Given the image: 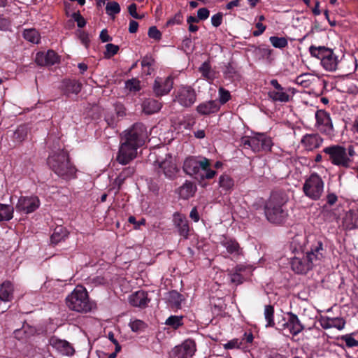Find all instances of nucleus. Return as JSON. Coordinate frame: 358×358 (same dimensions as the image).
<instances>
[{
	"label": "nucleus",
	"mask_w": 358,
	"mask_h": 358,
	"mask_svg": "<svg viewBox=\"0 0 358 358\" xmlns=\"http://www.w3.org/2000/svg\"><path fill=\"white\" fill-rule=\"evenodd\" d=\"M256 27L257 29V30L256 31H254L252 34L254 36H259V35H261L262 34H263V32L265 31L266 29V26H264L262 23L261 22H257L256 24Z\"/></svg>",
	"instance_id": "0e129e2a"
},
{
	"label": "nucleus",
	"mask_w": 358,
	"mask_h": 358,
	"mask_svg": "<svg viewBox=\"0 0 358 358\" xmlns=\"http://www.w3.org/2000/svg\"><path fill=\"white\" fill-rule=\"evenodd\" d=\"M149 301L147 293L143 290L137 291L129 297V303L135 307L145 308Z\"/></svg>",
	"instance_id": "b1692460"
},
{
	"label": "nucleus",
	"mask_w": 358,
	"mask_h": 358,
	"mask_svg": "<svg viewBox=\"0 0 358 358\" xmlns=\"http://www.w3.org/2000/svg\"><path fill=\"white\" fill-rule=\"evenodd\" d=\"M62 90L66 95L78 94L82 88V84L76 80H65L62 83Z\"/></svg>",
	"instance_id": "a878e982"
},
{
	"label": "nucleus",
	"mask_w": 358,
	"mask_h": 358,
	"mask_svg": "<svg viewBox=\"0 0 358 358\" xmlns=\"http://www.w3.org/2000/svg\"><path fill=\"white\" fill-rule=\"evenodd\" d=\"M287 201L285 194L278 192L271 194L264 206L266 217L270 222L280 224L285 221L288 215L285 208Z\"/></svg>",
	"instance_id": "f257e3e1"
},
{
	"label": "nucleus",
	"mask_w": 358,
	"mask_h": 358,
	"mask_svg": "<svg viewBox=\"0 0 358 358\" xmlns=\"http://www.w3.org/2000/svg\"><path fill=\"white\" fill-rule=\"evenodd\" d=\"M269 41L275 48H283L287 46L288 42L285 37L271 36Z\"/></svg>",
	"instance_id": "37998d69"
},
{
	"label": "nucleus",
	"mask_w": 358,
	"mask_h": 358,
	"mask_svg": "<svg viewBox=\"0 0 358 358\" xmlns=\"http://www.w3.org/2000/svg\"><path fill=\"white\" fill-rule=\"evenodd\" d=\"M128 11H129V14L134 18H136V19L141 18V17L139 16L138 15V13H136V3H131V5H129V7H128Z\"/></svg>",
	"instance_id": "e2e57ef3"
},
{
	"label": "nucleus",
	"mask_w": 358,
	"mask_h": 358,
	"mask_svg": "<svg viewBox=\"0 0 358 358\" xmlns=\"http://www.w3.org/2000/svg\"><path fill=\"white\" fill-rule=\"evenodd\" d=\"M14 288L9 281L3 282L0 285V302H8L13 298Z\"/></svg>",
	"instance_id": "bb28decb"
},
{
	"label": "nucleus",
	"mask_w": 358,
	"mask_h": 358,
	"mask_svg": "<svg viewBox=\"0 0 358 358\" xmlns=\"http://www.w3.org/2000/svg\"><path fill=\"white\" fill-rule=\"evenodd\" d=\"M79 38L81 41V43L85 46L87 47L90 43L89 35L85 31H79Z\"/></svg>",
	"instance_id": "052dcab7"
},
{
	"label": "nucleus",
	"mask_w": 358,
	"mask_h": 358,
	"mask_svg": "<svg viewBox=\"0 0 358 358\" xmlns=\"http://www.w3.org/2000/svg\"><path fill=\"white\" fill-rule=\"evenodd\" d=\"M196 191V187L190 181H186L179 187L178 193L181 199H188L192 197Z\"/></svg>",
	"instance_id": "c756f323"
},
{
	"label": "nucleus",
	"mask_w": 358,
	"mask_h": 358,
	"mask_svg": "<svg viewBox=\"0 0 358 358\" xmlns=\"http://www.w3.org/2000/svg\"><path fill=\"white\" fill-rule=\"evenodd\" d=\"M26 327L23 326V327L20 329H16L14 331L15 337L18 340H23L27 338L31 334H34V330L31 328H29V332L28 333L26 330Z\"/></svg>",
	"instance_id": "a18cd8bd"
},
{
	"label": "nucleus",
	"mask_w": 358,
	"mask_h": 358,
	"mask_svg": "<svg viewBox=\"0 0 358 358\" xmlns=\"http://www.w3.org/2000/svg\"><path fill=\"white\" fill-rule=\"evenodd\" d=\"M242 145L246 148H250L254 152L270 151L273 142L269 136L264 134H257L253 136H245L241 139Z\"/></svg>",
	"instance_id": "0eeeda50"
},
{
	"label": "nucleus",
	"mask_w": 358,
	"mask_h": 358,
	"mask_svg": "<svg viewBox=\"0 0 358 358\" xmlns=\"http://www.w3.org/2000/svg\"><path fill=\"white\" fill-rule=\"evenodd\" d=\"M181 20H182V15H180V13H177L175 15V16L172 19H170L169 20L167 21L166 25L170 26V25H173V24H180Z\"/></svg>",
	"instance_id": "680f3d73"
},
{
	"label": "nucleus",
	"mask_w": 358,
	"mask_h": 358,
	"mask_svg": "<svg viewBox=\"0 0 358 358\" xmlns=\"http://www.w3.org/2000/svg\"><path fill=\"white\" fill-rule=\"evenodd\" d=\"M241 345V342L238 339H233L224 345L225 349L238 348Z\"/></svg>",
	"instance_id": "13d9d810"
},
{
	"label": "nucleus",
	"mask_w": 358,
	"mask_h": 358,
	"mask_svg": "<svg viewBox=\"0 0 358 358\" xmlns=\"http://www.w3.org/2000/svg\"><path fill=\"white\" fill-rule=\"evenodd\" d=\"M174 358H188L189 357L187 355L185 354L183 351L180 350V345L174 348L173 350Z\"/></svg>",
	"instance_id": "69168bd1"
},
{
	"label": "nucleus",
	"mask_w": 358,
	"mask_h": 358,
	"mask_svg": "<svg viewBox=\"0 0 358 358\" xmlns=\"http://www.w3.org/2000/svg\"><path fill=\"white\" fill-rule=\"evenodd\" d=\"M323 152L329 155L331 163L337 166L349 168L353 162L352 159H349L347 149L339 145L326 147Z\"/></svg>",
	"instance_id": "423d86ee"
},
{
	"label": "nucleus",
	"mask_w": 358,
	"mask_h": 358,
	"mask_svg": "<svg viewBox=\"0 0 358 358\" xmlns=\"http://www.w3.org/2000/svg\"><path fill=\"white\" fill-rule=\"evenodd\" d=\"M28 129L24 125H21L17 127L13 134V140L19 143H22L27 136Z\"/></svg>",
	"instance_id": "58836bf2"
},
{
	"label": "nucleus",
	"mask_w": 358,
	"mask_h": 358,
	"mask_svg": "<svg viewBox=\"0 0 358 358\" xmlns=\"http://www.w3.org/2000/svg\"><path fill=\"white\" fill-rule=\"evenodd\" d=\"M184 300V296L176 290H172L167 294V301L172 307L179 308Z\"/></svg>",
	"instance_id": "2f4dec72"
},
{
	"label": "nucleus",
	"mask_w": 358,
	"mask_h": 358,
	"mask_svg": "<svg viewBox=\"0 0 358 358\" xmlns=\"http://www.w3.org/2000/svg\"><path fill=\"white\" fill-rule=\"evenodd\" d=\"M219 103L224 104L226 103L230 99L231 95L228 90L224 89L223 87H220L219 89Z\"/></svg>",
	"instance_id": "8fccbe9b"
},
{
	"label": "nucleus",
	"mask_w": 358,
	"mask_h": 358,
	"mask_svg": "<svg viewBox=\"0 0 358 358\" xmlns=\"http://www.w3.org/2000/svg\"><path fill=\"white\" fill-rule=\"evenodd\" d=\"M221 245L226 248L229 254L236 256L242 254V250L236 240L225 238L221 241Z\"/></svg>",
	"instance_id": "c85d7f7f"
},
{
	"label": "nucleus",
	"mask_w": 358,
	"mask_h": 358,
	"mask_svg": "<svg viewBox=\"0 0 358 358\" xmlns=\"http://www.w3.org/2000/svg\"><path fill=\"white\" fill-rule=\"evenodd\" d=\"M155 63V60L150 56H145L141 61V66L143 71L147 75H150L153 71L152 66Z\"/></svg>",
	"instance_id": "ea45409f"
},
{
	"label": "nucleus",
	"mask_w": 358,
	"mask_h": 358,
	"mask_svg": "<svg viewBox=\"0 0 358 358\" xmlns=\"http://www.w3.org/2000/svg\"><path fill=\"white\" fill-rule=\"evenodd\" d=\"M305 195L312 200L317 201L321 197L324 191V181L317 173H312L306 179L303 185Z\"/></svg>",
	"instance_id": "1a4fd4ad"
},
{
	"label": "nucleus",
	"mask_w": 358,
	"mask_h": 358,
	"mask_svg": "<svg viewBox=\"0 0 358 358\" xmlns=\"http://www.w3.org/2000/svg\"><path fill=\"white\" fill-rule=\"evenodd\" d=\"M287 315L288 319L282 324V329H287L292 335L296 336L303 330L304 327L296 315L291 312Z\"/></svg>",
	"instance_id": "a211bd4d"
},
{
	"label": "nucleus",
	"mask_w": 358,
	"mask_h": 358,
	"mask_svg": "<svg viewBox=\"0 0 358 358\" xmlns=\"http://www.w3.org/2000/svg\"><path fill=\"white\" fill-rule=\"evenodd\" d=\"M220 105L216 100H209L200 103L196 107V111L201 115L208 116L217 113Z\"/></svg>",
	"instance_id": "aec40b11"
},
{
	"label": "nucleus",
	"mask_w": 358,
	"mask_h": 358,
	"mask_svg": "<svg viewBox=\"0 0 358 358\" xmlns=\"http://www.w3.org/2000/svg\"><path fill=\"white\" fill-rule=\"evenodd\" d=\"M67 236L66 231L62 227H57L54 233L51 236V241L52 243H57L63 240Z\"/></svg>",
	"instance_id": "a19ab883"
},
{
	"label": "nucleus",
	"mask_w": 358,
	"mask_h": 358,
	"mask_svg": "<svg viewBox=\"0 0 358 358\" xmlns=\"http://www.w3.org/2000/svg\"><path fill=\"white\" fill-rule=\"evenodd\" d=\"M165 324L172 328L176 329L179 327L183 324L182 317L177 315H171L168 317L165 322Z\"/></svg>",
	"instance_id": "79ce46f5"
},
{
	"label": "nucleus",
	"mask_w": 358,
	"mask_h": 358,
	"mask_svg": "<svg viewBox=\"0 0 358 358\" xmlns=\"http://www.w3.org/2000/svg\"><path fill=\"white\" fill-rule=\"evenodd\" d=\"M35 61L40 66H49L58 62L59 57L55 51L50 50L47 52H38Z\"/></svg>",
	"instance_id": "412c9836"
},
{
	"label": "nucleus",
	"mask_w": 358,
	"mask_h": 358,
	"mask_svg": "<svg viewBox=\"0 0 358 358\" xmlns=\"http://www.w3.org/2000/svg\"><path fill=\"white\" fill-rule=\"evenodd\" d=\"M269 98L274 101L288 102L289 101V95L285 91L284 88L281 90H272L268 93Z\"/></svg>",
	"instance_id": "473e14b6"
},
{
	"label": "nucleus",
	"mask_w": 358,
	"mask_h": 358,
	"mask_svg": "<svg viewBox=\"0 0 358 358\" xmlns=\"http://www.w3.org/2000/svg\"><path fill=\"white\" fill-rule=\"evenodd\" d=\"M180 350L183 351V352L189 357H192L196 352V343L192 339L185 340L180 345Z\"/></svg>",
	"instance_id": "72a5a7b5"
},
{
	"label": "nucleus",
	"mask_w": 358,
	"mask_h": 358,
	"mask_svg": "<svg viewBox=\"0 0 358 358\" xmlns=\"http://www.w3.org/2000/svg\"><path fill=\"white\" fill-rule=\"evenodd\" d=\"M155 162L158 164L163 173L169 178H173L178 172V169L174 160L169 154H166L164 159L162 160L157 159Z\"/></svg>",
	"instance_id": "f3484780"
},
{
	"label": "nucleus",
	"mask_w": 358,
	"mask_h": 358,
	"mask_svg": "<svg viewBox=\"0 0 358 358\" xmlns=\"http://www.w3.org/2000/svg\"><path fill=\"white\" fill-rule=\"evenodd\" d=\"M148 138L146 127L141 123L134 124L131 128L124 131L122 141L131 145L140 148Z\"/></svg>",
	"instance_id": "6e6552de"
},
{
	"label": "nucleus",
	"mask_w": 358,
	"mask_h": 358,
	"mask_svg": "<svg viewBox=\"0 0 358 358\" xmlns=\"http://www.w3.org/2000/svg\"><path fill=\"white\" fill-rule=\"evenodd\" d=\"M345 321L342 317H333L330 318L327 317L321 320V326L324 329L336 328L338 330L344 329Z\"/></svg>",
	"instance_id": "393cba45"
},
{
	"label": "nucleus",
	"mask_w": 358,
	"mask_h": 358,
	"mask_svg": "<svg viewBox=\"0 0 358 358\" xmlns=\"http://www.w3.org/2000/svg\"><path fill=\"white\" fill-rule=\"evenodd\" d=\"M148 36L151 38L159 40L162 37L161 32L157 29L156 27H151L148 30Z\"/></svg>",
	"instance_id": "5fc2aeb1"
},
{
	"label": "nucleus",
	"mask_w": 358,
	"mask_h": 358,
	"mask_svg": "<svg viewBox=\"0 0 358 358\" xmlns=\"http://www.w3.org/2000/svg\"><path fill=\"white\" fill-rule=\"evenodd\" d=\"M223 15L222 13H217L211 17V23L215 27H219L222 22Z\"/></svg>",
	"instance_id": "6e6d98bb"
},
{
	"label": "nucleus",
	"mask_w": 358,
	"mask_h": 358,
	"mask_svg": "<svg viewBox=\"0 0 358 358\" xmlns=\"http://www.w3.org/2000/svg\"><path fill=\"white\" fill-rule=\"evenodd\" d=\"M341 340L345 342L348 348H354L358 346V341L355 339L351 335L346 334L341 336Z\"/></svg>",
	"instance_id": "864d4df0"
},
{
	"label": "nucleus",
	"mask_w": 358,
	"mask_h": 358,
	"mask_svg": "<svg viewBox=\"0 0 358 358\" xmlns=\"http://www.w3.org/2000/svg\"><path fill=\"white\" fill-rule=\"evenodd\" d=\"M264 315L265 320L267 322L266 324V327H273L275 325L273 320L274 308L271 305L265 306Z\"/></svg>",
	"instance_id": "c9c22d12"
},
{
	"label": "nucleus",
	"mask_w": 358,
	"mask_h": 358,
	"mask_svg": "<svg viewBox=\"0 0 358 358\" xmlns=\"http://www.w3.org/2000/svg\"><path fill=\"white\" fill-rule=\"evenodd\" d=\"M47 162L49 167L58 176L64 179L74 178L76 169L70 162L67 152L64 150L55 152L48 157Z\"/></svg>",
	"instance_id": "7ed1b4c3"
},
{
	"label": "nucleus",
	"mask_w": 358,
	"mask_h": 358,
	"mask_svg": "<svg viewBox=\"0 0 358 358\" xmlns=\"http://www.w3.org/2000/svg\"><path fill=\"white\" fill-rule=\"evenodd\" d=\"M51 345L63 355L72 356L75 352L73 346L65 340L52 338Z\"/></svg>",
	"instance_id": "5701e85b"
},
{
	"label": "nucleus",
	"mask_w": 358,
	"mask_h": 358,
	"mask_svg": "<svg viewBox=\"0 0 358 358\" xmlns=\"http://www.w3.org/2000/svg\"><path fill=\"white\" fill-rule=\"evenodd\" d=\"M106 13L114 18V15L120 12V6L116 1H109L106 6Z\"/></svg>",
	"instance_id": "c03bdc74"
},
{
	"label": "nucleus",
	"mask_w": 358,
	"mask_h": 358,
	"mask_svg": "<svg viewBox=\"0 0 358 358\" xmlns=\"http://www.w3.org/2000/svg\"><path fill=\"white\" fill-rule=\"evenodd\" d=\"M210 160L206 157L198 159L195 157H187L183 164L184 171L199 181L212 179L216 171L210 169Z\"/></svg>",
	"instance_id": "f03ea898"
},
{
	"label": "nucleus",
	"mask_w": 358,
	"mask_h": 358,
	"mask_svg": "<svg viewBox=\"0 0 358 358\" xmlns=\"http://www.w3.org/2000/svg\"><path fill=\"white\" fill-rule=\"evenodd\" d=\"M40 206L37 196H21L15 206L16 210L26 214L35 211Z\"/></svg>",
	"instance_id": "4468645a"
},
{
	"label": "nucleus",
	"mask_w": 358,
	"mask_h": 358,
	"mask_svg": "<svg viewBox=\"0 0 358 358\" xmlns=\"http://www.w3.org/2000/svg\"><path fill=\"white\" fill-rule=\"evenodd\" d=\"M119 50V46L113 43H108L106 45V57L110 58L117 53Z\"/></svg>",
	"instance_id": "3c124183"
},
{
	"label": "nucleus",
	"mask_w": 358,
	"mask_h": 358,
	"mask_svg": "<svg viewBox=\"0 0 358 358\" xmlns=\"http://www.w3.org/2000/svg\"><path fill=\"white\" fill-rule=\"evenodd\" d=\"M338 200L337 196L334 193H330L327 196V203L330 206L334 205Z\"/></svg>",
	"instance_id": "774afa93"
},
{
	"label": "nucleus",
	"mask_w": 358,
	"mask_h": 358,
	"mask_svg": "<svg viewBox=\"0 0 358 358\" xmlns=\"http://www.w3.org/2000/svg\"><path fill=\"white\" fill-rule=\"evenodd\" d=\"M129 327L134 332H138L144 330L146 328V324L140 320H134L129 322Z\"/></svg>",
	"instance_id": "de8ad7c7"
},
{
	"label": "nucleus",
	"mask_w": 358,
	"mask_h": 358,
	"mask_svg": "<svg viewBox=\"0 0 358 358\" xmlns=\"http://www.w3.org/2000/svg\"><path fill=\"white\" fill-rule=\"evenodd\" d=\"M13 207L0 203V221H8L13 218Z\"/></svg>",
	"instance_id": "f704fd0d"
},
{
	"label": "nucleus",
	"mask_w": 358,
	"mask_h": 358,
	"mask_svg": "<svg viewBox=\"0 0 358 358\" xmlns=\"http://www.w3.org/2000/svg\"><path fill=\"white\" fill-rule=\"evenodd\" d=\"M250 271V268L243 264L237 265L235 268L229 271V275L231 283L235 285L242 284L245 280L243 273Z\"/></svg>",
	"instance_id": "4be33fe9"
},
{
	"label": "nucleus",
	"mask_w": 358,
	"mask_h": 358,
	"mask_svg": "<svg viewBox=\"0 0 358 358\" xmlns=\"http://www.w3.org/2000/svg\"><path fill=\"white\" fill-rule=\"evenodd\" d=\"M199 71L202 73L203 76L207 79H212L213 76L211 74L210 66L208 63L204 62L199 67Z\"/></svg>",
	"instance_id": "603ef678"
},
{
	"label": "nucleus",
	"mask_w": 358,
	"mask_h": 358,
	"mask_svg": "<svg viewBox=\"0 0 358 358\" xmlns=\"http://www.w3.org/2000/svg\"><path fill=\"white\" fill-rule=\"evenodd\" d=\"M74 20L77 22L78 27H84L86 24V21L84 17L78 12L74 13L72 15Z\"/></svg>",
	"instance_id": "4d7b16f0"
},
{
	"label": "nucleus",
	"mask_w": 358,
	"mask_h": 358,
	"mask_svg": "<svg viewBox=\"0 0 358 358\" xmlns=\"http://www.w3.org/2000/svg\"><path fill=\"white\" fill-rule=\"evenodd\" d=\"M315 265L310 262L307 255L302 257H295L291 260L292 269L296 273H306L311 270Z\"/></svg>",
	"instance_id": "dca6fc26"
},
{
	"label": "nucleus",
	"mask_w": 358,
	"mask_h": 358,
	"mask_svg": "<svg viewBox=\"0 0 358 358\" xmlns=\"http://www.w3.org/2000/svg\"><path fill=\"white\" fill-rule=\"evenodd\" d=\"M99 38L101 41L103 43L108 42L112 40V38L108 35V31L106 29H103L99 35Z\"/></svg>",
	"instance_id": "338daca9"
},
{
	"label": "nucleus",
	"mask_w": 358,
	"mask_h": 358,
	"mask_svg": "<svg viewBox=\"0 0 358 358\" xmlns=\"http://www.w3.org/2000/svg\"><path fill=\"white\" fill-rule=\"evenodd\" d=\"M67 307L78 313L92 310L93 304L90 301L87 292L83 286H77L66 298Z\"/></svg>",
	"instance_id": "20e7f679"
},
{
	"label": "nucleus",
	"mask_w": 358,
	"mask_h": 358,
	"mask_svg": "<svg viewBox=\"0 0 358 358\" xmlns=\"http://www.w3.org/2000/svg\"><path fill=\"white\" fill-rule=\"evenodd\" d=\"M173 86V80L171 76L166 78L157 77L153 84V92L157 96L168 94Z\"/></svg>",
	"instance_id": "2eb2a0df"
},
{
	"label": "nucleus",
	"mask_w": 358,
	"mask_h": 358,
	"mask_svg": "<svg viewBox=\"0 0 358 358\" xmlns=\"http://www.w3.org/2000/svg\"><path fill=\"white\" fill-rule=\"evenodd\" d=\"M315 127L322 134L328 136L334 135V129L330 114L324 110H317L315 112Z\"/></svg>",
	"instance_id": "9b49d317"
},
{
	"label": "nucleus",
	"mask_w": 358,
	"mask_h": 358,
	"mask_svg": "<svg viewBox=\"0 0 358 358\" xmlns=\"http://www.w3.org/2000/svg\"><path fill=\"white\" fill-rule=\"evenodd\" d=\"M195 90L189 85H180L174 91L173 101L185 108H189L196 101Z\"/></svg>",
	"instance_id": "9d476101"
},
{
	"label": "nucleus",
	"mask_w": 358,
	"mask_h": 358,
	"mask_svg": "<svg viewBox=\"0 0 358 358\" xmlns=\"http://www.w3.org/2000/svg\"><path fill=\"white\" fill-rule=\"evenodd\" d=\"M138 148V147L131 145L121 140L116 160L121 164H127L136 157Z\"/></svg>",
	"instance_id": "ddd939ff"
},
{
	"label": "nucleus",
	"mask_w": 358,
	"mask_h": 358,
	"mask_svg": "<svg viewBox=\"0 0 358 358\" xmlns=\"http://www.w3.org/2000/svg\"><path fill=\"white\" fill-rule=\"evenodd\" d=\"M162 103L153 99H145L142 103L143 111L148 115L157 113L162 108Z\"/></svg>",
	"instance_id": "cd10ccee"
},
{
	"label": "nucleus",
	"mask_w": 358,
	"mask_h": 358,
	"mask_svg": "<svg viewBox=\"0 0 358 358\" xmlns=\"http://www.w3.org/2000/svg\"><path fill=\"white\" fill-rule=\"evenodd\" d=\"M24 38L33 43H38L40 41V35L34 29H26L23 33Z\"/></svg>",
	"instance_id": "4c0bfd02"
},
{
	"label": "nucleus",
	"mask_w": 358,
	"mask_h": 358,
	"mask_svg": "<svg viewBox=\"0 0 358 358\" xmlns=\"http://www.w3.org/2000/svg\"><path fill=\"white\" fill-rule=\"evenodd\" d=\"M310 55L321 61V65L327 71L333 72L338 69L339 59L333 50L324 46L311 45L309 48Z\"/></svg>",
	"instance_id": "39448f33"
},
{
	"label": "nucleus",
	"mask_w": 358,
	"mask_h": 358,
	"mask_svg": "<svg viewBox=\"0 0 358 358\" xmlns=\"http://www.w3.org/2000/svg\"><path fill=\"white\" fill-rule=\"evenodd\" d=\"M209 10L206 8H201L197 10V17L201 20H206L209 17Z\"/></svg>",
	"instance_id": "bf43d9fd"
},
{
	"label": "nucleus",
	"mask_w": 358,
	"mask_h": 358,
	"mask_svg": "<svg viewBox=\"0 0 358 358\" xmlns=\"http://www.w3.org/2000/svg\"><path fill=\"white\" fill-rule=\"evenodd\" d=\"M315 266L319 265L325 257L326 248L321 238H315L306 253Z\"/></svg>",
	"instance_id": "f8f14e48"
},
{
	"label": "nucleus",
	"mask_w": 358,
	"mask_h": 358,
	"mask_svg": "<svg viewBox=\"0 0 358 358\" xmlns=\"http://www.w3.org/2000/svg\"><path fill=\"white\" fill-rule=\"evenodd\" d=\"M174 222L178 228L180 235L187 238L189 232V226L185 217L180 215H176L174 217Z\"/></svg>",
	"instance_id": "7c9ffc66"
},
{
	"label": "nucleus",
	"mask_w": 358,
	"mask_h": 358,
	"mask_svg": "<svg viewBox=\"0 0 358 358\" xmlns=\"http://www.w3.org/2000/svg\"><path fill=\"white\" fill-rule=\"evenodd\" d=\"M219 185L224 191L231 190L234 185L233 179L228 175L223 174L220 176Z\"/></svg>",
	"instance_id": "e433bc0d"
},
{
	"label": "nucleus",
	"mask_w": 358,
	"mask_h": 358,
	"mask_svg": "<svg viewBox=\"0 0 358 358\" xmlns=\"http://www.w3.org/2000/svg\"><path fill=\"white\" fill-rule=\"evenodd\" d=\"M255 53L262 58L268 59L272 53V50L265 46H259L255 49Z\"/></svg>",
	"instance_id": "09e8293b"
},
{
	"label": "nucleus",
	"mask_w": 358,
	"mask_h": 358,
	"mask_svg": "<svg viewBox=\"0 0 358 358\" xmlns=\"http://www.w3.org/2000/svg\"><path fill=\"white\" fill-rule=\"evenodd\" d=\"M125 87L129 92H138L141 90L140 81L136 78L128 80L125 83Z\"/></svg>",
	"instance_id": "49530a36"
},
{
	"label": "nucleus",
	"mask_w": 358,
	"mask_h": 358,
	"mask_svg": "<svg viewBox=\"0 0 358 358\" xmlns=\"http://www.w3.org/2000/svg\"><path fill=\"white\" fill-rule=\"evenodd\" d=\"M300 143L306 150L312 151L321 146L323 138L318 134H307L302 137Z\"/></svg>",
	"instance_id": "6ab92c4d"
}]
</instances>
